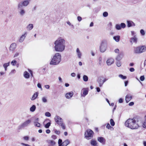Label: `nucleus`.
I'll return each instance as SVG.
<instances>
[{
	"mask_svg": "<svg viewBox=\"0 0 146 146\" xmlns=\"http://www.w3.org/2000/svg\"><path fill=\"white\" fill-rule=\"evenodd\" d=\"M125 124L126 127L132 129H135L140 126L141 122L136 118H129L125 121Z\"/></svg>",
	"mask_w": 146,
	"mask_h": 146,
	"instance_id": "f257e3e1",
	"label": "nucleus"
},
{
	"mask_svg": "<svg viewBox=\"0 0 146 146\" xmlns=\"http://www.w3.org/2000/svg\"><path fill=\"white\" fill-rule=\"evenodd\" d=\"M54 44L55 50L56 52H61L65 49L66 41L64 38L60 37L54 41Z\"/></svg>",
	"mask_w": 146,
	"mask_h": 146,
	"instance_id": "f03ea898",
	"label": "nucleus"
},
{
	"mask_svg": "<svg viewBox=\"0 0 146 146\" xmlns=\"http://www.w3.org/2000/svg\"><path fill=\"white\" fill-rule=\"evenodd\" d=\"M61 60V55L59 53H56L50 62V64L56 65L58 64Z\"/></svg>",
	"mask_w": 146,
	"mask_h": 146,
	"instance_id": "7ed1b4c3",
	"label": "nucleus"
},
{
	"mask_svg": "<svg viewBox=\"0 0 146 146\" xmlns=\"http://www.w3.org/2000/svg\"><path fill=\"white\" fill-rule=\"evenodd\" d=\"M146 51V46H141L134 48V52L135 54H140Z\"/></svg>",
	"mask_w": 146,
	"mask_h": 146,
	"instance_id": "20e7f679",
	"label": "nucleus"
},
{
	"mask_svg": "<svg viewBox=\"0 0 146 146\" xmlns=\"http://www.w3.org/2000/svg\"><path fill=\"white\" fill-rule=\"evenodd\" d=\"M107 48V41L105 40L102 41L100 46V50L101 52H104L106 50Z\"/></svg>",
	"mask_w": 146,
	"mask_h": 146,
	"instance_id": "39448f33",
	"label": "nucleus"
},
{
	"mask_svg": "<svg viewBox=\"0 0 146 146\" xmlns=\"http://www.w3.org/2000/svg\"><path fill=\"white\" fill-rule=\"evenodd\" d=\"M94 134V133L92 130L87 129L85 133V138L87 140H89L93 137Z\"/></svg>",
	"mask_w": 146,
	"mask_h": 146,
	"instance_id": "423d86ee",
	"label": "nucleus"
},
{
	"mask_svg": "<svg viewBox=\"0 0 146 146\" xmlns=\"http://www.w3.org/2000/svg\"><path fill=\"white\" fill-rule=\"evenodd\" d=\"M31 121L30 119H29L26 120L19 126V128H24L28 126L31 123Z\"/></svg>",
	"mask_w": 146,
	"mask_h": 146,
	"instance_id": "0eeeda50",
	"label": "nucleus"
},
{
	"mask_svg": "<svg viewBox=\"0 0 146 146\" xmlns=\"http://www.w3.org/2000/svg\"><path fill=\"white\" fill-rule=\"evenodd\" d=\"M29 3V1L26 0L19 3L18 4V6H19V7H23V6H27Z\"/></svg>",
	"mask_w": 146,
	"mask_h": 146,
	"instance_id": "6e6552de",
	"label": "nucleus"
},
{
	"mask_svg": "<svg viewBox=\"0 0 146 146\" xmlns=\"http://www.w3.org/2000/svg\"><path fill=\"white\" fill-rule=\"evenodd\" d=\"M114 62V59L112 58H108L106 62L107 65L108 66H110L113 64Z\"/></svg>",
	"mask_w": 146,
	"mask_h": 146,
	"instance_id": "1a4fd4ad",
	"label": "nucleus"
},
{
	"mask_svg": "<svg viewBox=\"0 0 146 146\" xmlns=\"http://www.w3.org/2000/svg\"><path fill=\"white\" fill-rule=\"evenodd\" d=\"M18 13L20 16H23L25 15V12L23 7H19V6H18Z\"/></svg>",
	"mask_w": 146,
	"mask_h": 146,
	"instance_id": "9d476101",
	"label": "nucleus"
},
{
	"mask_svg": "<svg viewBox=\"0 0 146 146\" xmlns=\"http://www.w3.org/2000/svg\"><path fill=\"white\" fill-rule=\"evenodd\" d=\"M27 32H25L20 36V37L19 40V41L21 43V42H22L25 39L26 37L27 36Z\"/></svg>",
	"mask_w": 146,
	"mask_h": 146,
	"instance_id": "9b49d317",
	"label": "nucleus"
},
{
	"mask_svg": "<svg viewBox=\"0 0 146 146\" xmlns=\"http://www.w3.org/2000/svg\"><path fill=\"white\" fill-rule=\"evenodd\" d=\"M17 47V44L15 43H12L9 48V51L10 52H13Z\"/></svg>",
	"mask_w": 146,
	"mask_h": 146,
	"instance_id": "f8f14e48",
	"label": "nucleus"
},
{
	"mask_svg": "<svg viewBox=\"0 0 146 146\" xmlns=\"http://www.w3.org/2000/svg\"><path fill=\"white\" fill-rule=\"evenodd\" d=\"M54 120L55 122L58 124L60 123L62 121H63V119H62L60 116L56 115L54 117Z\"/></svg>",
	"mask_w": 146,
	"mask_h": 146,
	"instance_id": "ddd939ff",
	"label": "nucleus"
},
{
	"mask_svg": "<svg viewBox=\"0 0 146 146\" xmlns=\"http://www.w3.org/2000/svg\"><path fill=\"white\" fill-rule=\"evenodd\" d=\"M82 93L81 94V96L83 97H85L88 94V88H84L82 90Z\"/></svg>",
	"mask_w": 146,
	"mask_h": 146,
	"instance_id": "4468645a",
	"label": "nucleus"
},
{
	"mask_svg": "<svg viewBox=\"0 0 146 146\" xmlns=\"http://www.w3.org/2000/svg\"><path fill=\"white\" fill-rule=\"evenodd\" d=\"M137 38L136 35H135L133 37L131 38L130 39V42L132 44L133 43H136L137 42Z\"/></svg>",
	"mask_w": 146,
	"mask_h": 146,
	"instance_id": "2eb2a0df",
	"label": "nucleus"
},
{
	"mask_svg": "<svg viewBox=\"0 0 146 146\" xmlns=\"http://www.w3.org/2000/svg\"><path fill=\"white\" fill-rule=\"evenodd\" d=\"M39 119L38 118H36L34 121L33 123L34 125L38 127H40V124L38 122Z\"/></svg>",
	"mask_w": 146,
	"mask_h": 146,
	"instance_id": "dca6fc26",
	"label": "nucleus"
},
{
	"mask_svg": "<svg viewBox=\"0 0 146 146\" xmlns=\"http://www.w3.org/2000/svg\"><path fill=\"white\" fill-rule=\"evenodd\" d=\"M98 141L102 144H105L106 140L103 137H98L97 138Z\"/></svg>",
	"mask_w": 146,
	"mask_h": 146,
	"instance_id": "f3484780",
	"label": "nucleus"
},
{
	"mask_svg": "<svg viewBox=\"0 0 146 146\" xmlns=\"http://www.w3.org/2000/svg\"><path fill=\"white\" fill-rule=\"evenodd\" d=\"M74 95V92H73L67 93L66 94L65 96L67 99H70Z\"/></svg>",
	"mask_w": 146,
	"mask_h": 146,
	"instance_id": "a211bd4d",
	"label": "nucleus"
},
{
	"mask_svg": "<svg viewBox=\"0 0 146 146\" xmlns=\"http://www.w3.org/2000/svg\"><path fill=\"white\" fill-rule=\"evenodd\" d=\"M123 56V52L120 53L116 57V59L118 61L121 60Z\"/></svg>",
	"mask_w": 146,
	"mask_h": 146,
	"instance_id": "6ab92c4d",
	"label": "nucleus"
},
{
	"mask_svg": "<svg viewBox=\"0 0 146 146\" xmlns=\"http://www.w3.org/2000/svg\"><path fill=\"white\" fill-rule=\"evenodd\" d=\"M132 99V96L130 94H128L125 96V100L127 103L128 102Z\"/></svg>",
	"mask_w": 146,
	"mask_h": 146,
	"instance_id": "aec40b11",
	"label": "nucleus"
},
{
	"mask_svg": "<svg viewBox=\"0 0 146 146\" xmlns=\"http://www.w3.org/2000/svg\"><path fill=\"white\" fill-rule=\"evenodd\" d=\"M127 27H130L132 26H135V23L131 21H127Z\"/></svg>",
	"mask_w": 146,
	"mask_h": 146,
	"instance_id": "412c9836",
	"label": "nucleus"
},
{
	"mask_svg": "<svg viewBox=\"0 0 146 146\" xmlns=\"http://www.w3.org/2000/svg\"><path fill=\"white\" fill-rule=\"evenodd\" d=\"M76 52L78 58H80L82 56V53L80 52L79 48H77L76 49Z\"/></svg>",
	"mask_w": 146,
	"mask_h": 146,
	"instance_id": "4be33fe9",
	"label": "nucleus"
},
{
	"mask_svg": "<svg viewBox=\"0 0 146 146\" xmlns=\"http://www.w3.org/2000/svg\"><path fill=\"white\" fill-rule=\"evenodd\" d=\"M23 76L26 79H29L30 77V74L27 71L24 72L23 73Z\"/></svg>",
	"mask_w": 146,
	"mask_h": 146,
	"instance_id": "5701e85b",
	"label": "nucleus"
},
{
	"mask_svg": "<svg viewBox=\"0 0 146 146\" xmlns=\"http://www.w3.org/2000/svg\"><path fill=\"white\" fill-rule=\"evenodd\" d=\"M33 28V25L32 24H29L26 27L28 31H31Z\"/></svg>",
	"mask_w": 146,
	"mask_h": 146,
	"instance_id": "b1692460",
	"label": "nucleus"
},
{
	"mask_svg": "<svg viewBox=\"0 0 146 146\" xmlns=\"http://www.w3.org/2000/svg\"><path fill=\"white\" fill-rule=\"evenodd\" d=\"M38 95V92H36L32 96L31 98L32 100H33L36 99L37 98Z\"/></svg>",
	"mask_w": 146,
	"mask_h": 146,
	"instance_id": "393cba45",
	"label": "nucleus"
},
{
	"mask_svg": "<svg viewBox=\"0 0 146 146\" xmlns=\"http://www.w3.org/2000/svg\"><path fill=\"white\" fill-rule=\"evenodd\" d=\"M90 144L92 146H95L97 145V143L96 141L95 140L92 139L91 141Z\"/></svg>",
	"mask_w": 146,
	"mask_h": 146,
	"instance_id": "a878e982",
	"label": "nucleus"
},
{
	"mask_svg": "<svg viewBox=\"0 0 146 146\" xmlns=\"http://www.w3.org/2000/svg\"><path fill=\"white\" fill-rule=\"evenodd\" d=\"M10 64V62H9L7 63H4L3 64V67L5 69V70L6 71L7 70V67L9 66Z\"/></svg>",
	"mask_w": 146,
	"mask_h": 146,
	"instance_id": "bb28decb",
	"label": "nucleus"
},
{
	"mask_svg": "<svg viewBox=\"0 0 146 146\" xmlns=\"http://www.w3.org/2000/svg\"><path fill=\"white\" fill-rule=\"evenodd\" d=\"M48 144H50L49 146H53L55 145L56 143L54 141L52 140H49L48 141Z\"/></svg>",
	"mask_w": 146,
	"mask_h": 146,
	"instance_id": "cd10ccee",
	"label": "nucleus"
},
{
	"mask_svg": "<svg viewBox=\"0 0 146 146\" xmlns=\"http://www.w3.org/2000/svg\"><path fill=\"white\" fill-rule=\"evenodd\" d=\"M58 125H59L62 128V129H65L66 126H65V124L63 123V121H62L60 123H59V124Z\"/></svg>",
	"mask_w": 146,
	"mask_h": 146,
	"instance_id": "c85d7f7f",
	"label": "nucleus"
},
{
	"mask_svg": "<svg viewBox=\"0 0 146 146\" xmlns=\"http://www.w3.org/2000/svg\"><path fill=\"white\" fill-rule=\"evenodd\" d=\"M70 143V141L68 139H67L64 141L63 143V145L64 146H66Z\"/></svg>",
	"mask_w": 146,
	"mask_h": 146,
	"instance_id": "c756f323",
	"label": "nucleus"
},
{
	"mask_svg": "<svg viewBox=\"0 0 146 146\" xmlns=\"http://www.w3.org/2000/svg\"><path fill=\"white\" fill-rule=\"evenodd\" d=\"M98 60L99 64L100 66H103L104 65V62L102 61V58L101 57H100L99 58Z\"/></svg>",
	"mask_w": 146,
	"mask_h": 146,
	"instance_id": "7c9ffc66",
	"label": "nucleus"
},
{
	"mask_svg": "<svg viewBox=\"0 0 146 146\" xmlns=\"http://www.w3.org/2000/svg\"><path fill=\"white\" fill-rule=\"evenodd\" d=\"M120 36H117L113 37V39L116 42H118L120 40Z\"/></svg>",
	"mask_w": 146,
	"mask_h": 146,
	"instance_id": "2f4dec72",
	"label": "nucleus"
},
{
	"mask_svg": "<svg viewBox=\"0 0 146 146\" xmlns=\"http://www.w3.org/2000/svg\"><path fill=\"white\" fill-rule=\"evenodd\" d=\"M36 108V106L35 105H33L30 108V111H31L33 112L35 111Z\"/></svg>",
	"mask_w": 146,
	"mask_h": 146,
	"instance_id": "473e14b6",
	"label": "nucleus"
},
{
	"mask_svg": "<svg viewBox=\"0 0 146 146\" xmlns=\"http://www.w3.org/2000/svg\"><path fill=\"white\" fill-rule=\"evenodd\" d=\"M98 82L99 84V86L100 87L102 86L104 83L101 79H99Z\"/></svg>",
	"mask_w": 146,
	"mask_h": 146,
	"instance_id": "72a5a7b5",
	"label": "nucleus"
},
{
	"mask_svg": "<svg viewBox=\"0 0 146 146\" xmlns=\"http://www.w3.org/2000/svg\"><path fill=\"white\" fill-rule=\"evenodd\" d=\"M106 128L108 129H109L111 130H113V127L110 126V124L108 123L106 126Z\"/></svg>",
	"mask_w": 146,
	"mask_h": 146,
	"instance_id": "f704fd0d",
	"label": "nucleus"
},
{
	"mask_svg": "<svg viewBox=\"0 0 146 146\" xmlns=\"http://www.w3.org/2000/svg\"><path fill=\"white\" fill-rule=\"evenodd\" d=\"M83 80L85 82H87L88 80V77L86 75H84L83 76Z\"/></svg>",
	"mask_w": 146,
	"mask_h": 146,
	"instance_id": "c9c22d12",
	"label": "nucleus"
},
{
	"mask_svg": "<svg viewBox=\"0 0 146 146\" xmlns=\"http://www.w3.org/2000/svg\"><path fill=\"white\" fill-rule=\"evenodd\" d=\"M50 124L51 123L50 121V122H48L46 124H45V125L44 126V127L45 128H48L50 125Z\"/></svg>",
	"mask_w": 146,
	"mask_h": 146,
	"instance_id": "e433bc0d",
	"label": "nucleus"
},
{
	"mask_svg": "<svg viewBox=\"0 0 146 146\" xmlns=\"http://www.w3.org/2000/svg\"><path fill=\"white\" fill-rule=\"evenodd\" d=\"M17 63V61L15 60H13L11 62V64L13 66H15Z\"/></svg>",
	"mask_w": 146,
	"mask_h": 146,
	"instance_id": "4c0bfd02",
	"label": "nucleus"
},
{
	"mask_svg": "<svg viewBox=\"0 0 146 146\" xmlns=\"http://www.w3.org/2000/svg\"><path fill=\"white\" fill-rule=\"evenodd\" d=\"M119 77L121 78L122 79L124 80L126 79L127 78V77L125 76H124L122 74H119Z\"/></svg>",
	"mask_w": 146,
	"mask_h": 146,
	"instance_id": "58836bf2",
	"label": "nucleus"
},
{
	"mask_svg": "<svg viewBox=\"0 0 146 146\" xmlns=\"http://www.w3.org/2000/svg\"><path fill=\"white\" fill-rule=\"evenodd\" d=\"M110 123L111 126H113L115 124V123L112 119L110 120Z\"/></svg>",
	"mask_w": 146,
	"mask_h": 146,
	"instance_id": "ea45409f",
	"label": "nucleus"
},
{
	"mask_svg": "<svg viewBox=\"0 0 146 146\" xmlns=\"http://www.w3.org/2000/svg\"><path fill=\"white\" fill-rule=\"evenodd\" d=\"M115 28L117 30H119L121 29L120 25L116 24L115 25Z\"/></svg>",
	"mask_w": 146,
	"mask_h": 146,
	"instance_id": "a19ab883",
	"label": "nucleus"
},
{
	"mask_svg": "<svg viewBox=\"0 0 146 146\" xmlns=\"http://www.w3.org/2000/svg\"><path fill=\"white\" fill-rule=\"evenodd\" d=\"M42 102L44 103H46L47 102V99L46 97H43L42 98Z\"/></svg>",
	"mask_w": 146,
	"mask_h": 146,
	"instance_id": "79ce46f5",
	"label": "nucleus"
},
{
	"mask_svg": "<svg viewBox=\"0 0 146 146\" xmlns=\"http://www.w3.org/2000/svg\"><path fill=\"white\" fill-rule=\"evenodd\" d=\"M45 115L48 117H50L51 116V114L48 112H46L45 113Z\"/></svg>",
	"mask_w": 146,
	"mask_h": 146,
	"instance_id": "37998d69",
	"label": "nucleus"
},
{
	"mask_svg": "<svg viewBox=\"0 0 146 146\" xmlns=\"http://www.w3.org/2000/svg\"><path fill=\"white\" fill-rule=\"evenodd\" d=\"M121 28H124L126 27L125 24L124 23H121L120 25Z\"/></svg>",
	"mask_w": 146,
	"mask_h": 146,
	"instance_id": "c03bdc74",
	"label": "nucleus"
},
{
	"mask_svg": "<svg viewBox=\"0 0 146 146\" xmlns=\"http://www.w3.org/2000/svg\"><path fill=\"white\" fill-rule=\"evenodd\" d=\"M140 32L142 36H144L145 35V31L143 29H141L140 30Z\"/></svg>",
	"mask_w": 146,
	"mask_h": 146,
	"instance_id": "a18cd8bd",
	"label": "nucleus"
},
{
	"mask_svg": "<svg viewBox=\"0 0 146 146\" xmlns=\"http://www.w3.org/2000/svg\"><path fill=\"white\" fill-rule=\"evenodd\" d=\"M103 15L104 17H107L108 15V13L107 12H104L103 13Z\"/></svg>",
	"mask_w": 146,
	"mask_h": 146,
	"instance_id": "49530a36",
	"label": "nucleus"
},
{
	"mask_svg": "<svg viewBox=\"0 0 146 146\" xmlns=\"http://www.w3.org/2000/svg\"><path fill=\"white\" fill-rule=\"evenodd\" d=\"M62 143V139H60L58 140V145H62L63 144Z\"/></svg>",
	"mask_w": 146,
	"mask_h": 146,
	"instance_id": "de8ad7c7",
	"label": "nucleus"
},
{
	"mask_svg": "<svg viewBox=\"0 0 146 146\" xmlns=\"http://www.w3.org/2000/svg\"><path fill=\"white\" fill-rule=\"evenodd\" d=\"M121 65V63L119 61L117 62L116 63V65L118 67H120Z\"/></svg>",
	"mask_w": 146,
	"mask_h": 146,
	"instance_id": "09e8293b",
	"label": "nucleus"
},
{
	"mask_svg": "<svg viewBox=\"0 0 146 146\" xmlns=\"http://www.w3.org/2000/svg\"><path fill=\"white\" fill-rule=\"evenodd\" d=\"M55 133L57 135H59L60 133V131L55 130H54Z\"/></svg>",
	"mask_w": 146,
	"mask_h": 146,
	"instance_id": "8fccbe9b",
	"label": "nucleus"
},
{
	"mask_svg": "<svg viewBox=\"0 0 146 146\" xmlns=\"http://www.w3.org/2000/svg\"><path fill=\"white\" fill-rule=\"evenodd\" d=\"M145 120L143 123V127L144 128L146 127V116H145Z\"/></svg>",
	"mask_w": 146,
	"mask_h": 146,
	"instance_id": "3c124183",
	"label": "nucleus"
},
{
	"mask_svg": "<svg viewBox=\"0 0 146 146\" xmlns=\"http://www.w3.org/2000/svg\"><path fill=\"white\" fill-rule=\"evenodd\" d=\"M140 80L141 81H143L145 80V77L144 76H140Z\"/></svg>",
	"mask_w": 146,
	"mask_h": 146,
	"instance_id": "603ef678",
	"label": "nucleus"
},
{
	"mask_svg": "<svg viewBox=\"0 0 146 146\" xmlns=\"http://www.w3.org/2000/svg\"><path fill=\"white\" fill-rule=\"evenodd\" d=\"M28 70L29 71V72L30 73V74H31V76L32 77H33V74L32 71L30 69H28Z\"/></svg>",
	"mask_w": 146,
	"mask_h": 146,
	"instance_id": "864d4df0",
	"label": "nucleus"
},
{
	"mask_svg": "<svg viewBox=\"0 0 146 146\" xmlns=\"http://www.w3.org/2000/svg\"><path fill=\"white\" fill-rule=\"evenodd\" d=\"M15 69L12 70L10 73V74H15Z\"/></svg>",
	"mask_w": 146,
	"mask_h": 146,
	"instance_id": "5fc2aeb1",
	"label": "nucleus"
},
{
	"mask_svg": "<svg viewBox=\"0 0 146 146\" xmlns=\"http://www.w3.org/2000/svg\"><path fill=\"white\" fill-rule=\"evenodd\" d=\"M131 34L132 36H133L135 35H136H136H135V32L134 31H131Z\"/></svg>",
	"mask_w": 146,
	"mask_h": 146,
	"instance_id": "6e6d98bb",
	"label": "nucleus"
},
{
	"mask_svg": "<svg viewBox=\"0 0 146 146\" xmlns=\"http://www.w3.org/2000/svg\"><path fill=\"white\" fill-rule=\"evenodd\" d=\"M37 87L41 89L42 90V88L41 85L40 83H38L37 85Z\"/></svg>",
	"mask_w": 146,
	"mask_h": 146,
	"instance_id": "4d7b16f0",
	"label": "nucleus"
},
{
	"mask_svg": "<svg viewBox=\"0 0 146 146\" xmlns=\"http://www.w3.org/2000/svg\"><path fill=\"white\" fill-rule=\"evenodd\" d=\"M51 138L54 139H55L57 138V137L55 135H52L51 136Z\"/></svg>",
	"mask_w": 146,
	"mask_h": 146,
	"instance_id": "13d9d810",
	"label": "nucleus"
},
{
	"mask_svg": "<svg viewBox=\"0 0 146 146\" xmlns=\"http://www.w3.org/2000/svg\"><path fill=\"white\" fill-rule=\"evenodd\" d=\"M19 55V53L18 52H16L14 56V57H15L18 56Z\"/></svg>",
	"mask_w": 146,
	"mask_h": 146,
	"instance_id": "bf43d9fd",
	"label": "nucleus"
},
{
	"mask_svg": "<svg viewBox=\"0 0 146 146\" xmlns=\"http://www.w3.org/2000/svg\"><path fill=\"white\" fill-rule=\"evenodd\" d=\"M23 139L24 140L27 141L29 140V137L27 136H25L23 137Z\"/></svg>",
	"mask_w": 146,
	"mask_h": 146,
	"instance_id": "052dcab7",
	"label": "nucleus"
},
{
	"mask_svg": "<svg viewBox=\"0 0 146 146\" xmlns=\"http://www.w3.org/2000/svg\"><path fill=\"white\" fill-rule=\"evenodd\" d=\"M21 144L23 146H31V145H29L28 144H25V143H21Z\"/></svg>",
	"mask_w": 146,
	"mask_h": 146,
	"instance_id": "680f3d73",
	"label": "nucleus"
},
{
	"mask_svg": "<svg viewBox=\"0 0 146 146\" xmlns=\"http://www.w3.org/2000/svg\"><path fill=\"white\" fill-rule=\"evenodd\" d=\"M77 19H78V21H79L80 22L82 20V18L81 17H80V16H78L77 17Z\"/></svg>",
	"mask_w": 146,
	"mask_h": 146,
	"instance_id": "e2e57ef3",
	"label": "nucleus"
},
{
	"mask_svg": "<svg viewBox=\"0 0 146 146\" xmlns=\"http://www.w3.org/2000/svg\"><path fill=\"white\" fill-rule=\"evenodd\" d=\"M129 71L131 72H133L135 71V69L133 68H131L129 69Z\"/></svg>",
	"mask_w": 146,
	"mask_h": 146,
	"instance_id": "0e129e2a",
	"label": "nucleus"
},
{
	"mask_svg": "<svg viewBox=\"0 0 146 146\" xmlns=\"http://www.w3.org/2000/svg\"><path fill=\"white\" fill-rule=\"evenodd\" d=\"M114 52L116 53H118L119 52V50L118 49H116L114 50Z\"/></svg>",
	"mask_w": 146,
	"mask_h": 146,
	"instance_id": "69168bd1",
	"label": "nucleus"
},
{
	"mask_svg": "<svg viewBox=\"0 0 146 146\" xmlns=\"http://www.w3.org/2000/svg\"><path fill=\"white\" fill-rule=\"evenodd\" d=\"M71 75L72 77H74L76 76V74L75 73H72L71 74Z\"/></svg>",
	"mask_w": 146,
	"mask_h": 146,
	"instance_id": "338daca9",
	"label": "nucleus"
},
{
	"mask_svg": "<svg viewBox=\"0 0 146 146\" xmlns=\"http://www.w3.org/2000/svg\"><path fill=\"white\" fill-rule=\"evenodd\" d=\"M123 100L122 98H120L119 100V103H121L123 102Z\"/></svg>",
	"mask_w": 146,
	"mask_h": 146,
	"instance_id": "774afa93",
	"label": "nucleus"
}]
</instances>
